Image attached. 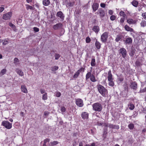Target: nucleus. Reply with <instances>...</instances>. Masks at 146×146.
Returning <instances> with one entry per match:
<instances>
[{"instance_id":"obj_1","label":"nucleus","mask_w":146,"mask_h":146,"mask_svg":"<svg viewBox=\"0 0 146 146\" xmlns=\"http://www.w3.org/2000/svg\"><path fill=\"white\" fill-rule=\"evenodd\" d=\"M92 107L94 110L98 112L101 111L102 109V105L99 103L94 104L92 105Z\"/></svg>"},{"instance_id":"obj_2","label":"nucleus","mask_w":146,"mask_h":146,"mask_svg":"<svg viewBox=\"0 0 146 146\" xmlns=\"http://www.w3.org/2000/svg\"><path fill=\"white\" fill-rule=\"evenodd\" d=\"M97 88L99 93L103 96H105L106 90L102 86L99 84L97 86Z\"/></svg>"},{"instance_id":"obj_3","label":"nucleus","mask_w":146,"mask_h":146,"mask_svg":"<svg viewBox=\"0 0 146 146\" xmlns=\"http://www.w3.org/2000/svg\"><path fill=\"white\" fill-rule=\"evenodd\" d=\"M1 125L8 129H10L12 127V123H10L8 121H2Z\"/></svg>"},{"instance_id":"obj_4","label":"nucleus","mask_w":146,"mask_h":146,"mask_svg":"<svg viewBox=\"0 0 146 146\" xmlns=\"http://www.w3.org/2000/svg\"><path fill=\"white\" fill-rule=\"evenodd\" d=\"M108 33L107 32L104 33L101 36V40L102 42L105 43L108 37Z\"/></svg>"},{"instance_id":"obj_5","label":"nucleus","mask_w":146,"mask_h":146,"mask_svg":"<svg viewBox=\"0 0 146 146\" xmlns=\"http://www.w3.org/2000/svg\"><path fill=\"white\" fill-rule=\"evenodd\" d=\"M12 15V13L11 12H8L3 15V19L5 20L9 19L11 18Z\"/></svg>"},{"instance_id":"obj_6","label":"nucleus","mask_w":146,"mask_h":146,"mask_svg":"<svg viewBox=\"0 0 146 146\" xmlns=\"http://www.w3.org/2000/svg\"><path fill=\"white\" fill-rule=\"evenodd\" d=\"M63 27V24L61 23H58L53 25V28L54 30H57L62 29Z\"/></svg>"},{"instance_id":"obj_7","label":"nucleus","mask_w":146,"mask_h":146,"mask_svg":"<svg viewBox=\"0 0 146 146\" xmlns=\"http://www.w3.org/2000/svg\"><path fill=\"white\" fill-rule=\"evenodd\" d=\"M97 13L99 14L100 18L103 17L105 15V12L104 11L102 8H100L98 9Z\"/></svg>"},{"instance_id":"obj_8","label":"nucleus","mask_w":146,"mask_h":146,"mask_svg":"<svg viewBox=\"0 0 146 146\" xmlns=\"http://www.w3.org/2000/svg\"><path fill=\"white\" fill-rule=\"evenodd\" d=\"M104 124L105 127H108L111 129H118L119 128V126L118 125H114L110 123L107 124L104 123Z\"/></svg>"},{"instance_id":"obj_9","label":"nucleus","mask_w":146,"mask_h":146,"mask_svg":"<svg viewBox=\"0 0 146 146\" xmlns=\"http://www.w3.org/2000/svg\"><path fill=\"white\" fill-rule=\"evenodd\" d=\"M76 104L78 106L81 107L84 105L83 100L80 99H77L76 100Z\"/></svg>"},{"instance_id":"obj_10","label":"nucleus","mask_w":146,"mask_h":146,"mask_svg":"<svg viewBox=\"0 0 146 146\" xmlns=\"http://www.w3.org/2000/svg\"><path fill=\"white\" fill-rule=\"evenodd\" d=\"M57 17H58L62 21H63L64 19V14L61 11L58 12L56 15Z\"/></svg>"},{"instance_id":"obj_11","label":"nucleus","mask_w":146,"mask_h":146,"mask_svg":"<svg viewBox=\"0 0 146 146\" xmlns=\"http://www.w3.org/2000/svg\"><path fill=\"white\" fill-rule=\"evenodd\" d=\"M124 42L125 44L129 45L131 44L132 43V39L131 37L126 38L125 40H124Z\"/></svg>"},{"instance_id":"obj_12","label":"nucleus","mask_w":146,"mask_h":146,"mask_svg":"<svg viewBox=\"0 0 146 146\" xmlns=\"http://www.w3.org/2000/svg\"><path fill=\"white\" fill-rule=\"evenodd\" d=\"M119 52L121 54L123 58H124L126 56L127 54L126 51L125 49L124 48H121L119 49Z\"/></svg>"},{"instance_id":"obj_13","label":"nucleus","mask_w":146,"mask_h":146,"mask_svg":"<svg viewBox=\"0 0 146 146\" xmlns=\"http://www.w3.org/2000/svg\"><path fill=\"white\" fill-rule=\"evenodd\" d=\"M99 6V4L98 3H94L92 5L93 12H94L96 11L98 9Z\"/></svg>"},{"instance_id":"obj_14","label":"nucleus","mask_w":146,"mask_h":146,"mask_svg":"<svg viewBox=\"0 0 146 146\" xmlns=\"http://www.w3.org/2000/svg\"><path fill=\"white\" fill-rule=\"evenodd\" d=\"M137 84L135 82H132L131 83V88L134 90H136L137 88Z\"/></svg>"},{"instance_id":"obj_15","label":"nucleus","mask_w":146,"mask_h":146,"mask_svg":"<svg viewBox=\"0 0 146 146\" xmlns=\"http://www.w3.org/2000/svg\"><path fill=\"white\" fill-rule=\"evenodd\" d=\"M88 113L86 112H83L81 114V116L83 119H87L88 118Z\"/></svg>"},{"instance_id":"obj_16","label":"nucleus","mask_w":146,"mask_h":146,"mask_svg":"<svg viewBox=\"0 0 146 146\" xmlns=\"http://www.w3.org/2000/svg\"><path fill=\"white\" fill-rule=\"evenodd\" d=\"M124 28L127 31L135 33L134 30L133 29L131 28L127 25H125L124 26Z\"/></svg>"},{"instance_id":"obj_17","label":"nucleus","mask_w":146,"mask_h":146,"mask_svg":"<svg viewBox=\"0 0 146 146\" xmlns=\"http://www.w3.org/2000/svg\"><path fill=\"white\" fill-rule=\"evenodd\" d=\"M108 81L113 80L112 76L111 73V71L110 70L108 72Z\"/></svg>"},{"instance_id":"obj_18","label":"nucleus","mask_w":146,"mask_h":146,"mask_svg":"<svg viewBox=\"0 0 146 146\" xmlns=\"http://www.w3.org/2000/svg\"><path fill=\"white\" fill-rule=\"evenodd\" d=\"M21 89L22 92L25 93L28 92L27 89L25 85H22L21 86Z\"/></svg>"},{"instance_id":"obj_19","label":"nucleus","mask_w":146,"mask_h":146,"mask_svg":"<svg viewBox=\"0 0 146 146\" xmlns=\"http://www.w3.org/2000/svg\"><path fill=\"white\" fill-rule=\"evenodd\" d=\"M136 50L134 48H131L129 53V54L131 56L133 57L134 55Z\"/></svg>"},{"instance_id":"obj_20","label":"nucleus","mask_w":146,"mask_h":146,"mask_svg":"<svg viewBox=\"0 0 146 146\" xmlns=\"http://www.w3.org/2000/svg\"><path fill=\"white\" fill-rule=\"evenodd\" d=\"M95 45L96 48L98 49H100L101 48V44L100 42L97 41V40H96Z\"/></svg>"},{"instance_id":"obj_21","label":"nucleus","mask_w":146,"mask_h":146,"mask_svg":"<svg viewBox=\"0 0 146 146\" xmlns=\"http://www.w3.org/2000/svg\"><path fill=\"white\" fill-rule=\"evenodd\" d=\"M122 38V35L119 34L117 35L115 40L116 42H118Z\"/></svg>"},{"instance_id":"obj_22","label":"nucleus","mask_w":146,"mask_h":146,"mask_svg":"<svg viewBox=\"0 0 146 146\" xmlns=\"http://www.w3.org/2000/svg\"><path fill=\"white\" fill-rule=\"evenodd\" d=\"M93 30L96 33H97L100 30V28L98 26H94L93 28Z\"/></svg>"},{"instance_id":"obj_23","label":"nucleus","mask_w":146,"mask_h":146,"mask_svg":"<svg viewBox=\"0 0 146 146\" xmlns=\"http://www.w3.org/2000/svg\"><path fill=\"white\" fill-rule=\"evenodd\" d=\"M128 107L130 110H132L134 108L135 106L133 104L130 103L128 104Z\"/></svg>"},{"instance_id":"obj_24","label":"nucleus","mask_w":146,"mask_h":146,"mask_svg":"<svg viewBox=\"0 0 146 146\" xmlns=\"http://www.w3.org/2000/svg\"><path fill=\"white\" fill-rule=\"evenodd\" d=\"M91 72H88L86 74V80H88L89 78H90V77L92 76Z\"/></svg>"},{"instance_id":"obj_25","label":"nucleus","mask_w":146,"mask_h":146,"mask_svg":"<svg viewBox=\"0 0 146 146\" xmlns=\"http://www.w3.org/2000/svg\"><path fill=\"white\" fill-rule=\"evenodd\" d=\"M91 72H88L86 74V80H88L89 78H90V77L92 76Z\"/></svg>"},{"instance_id":"obj_26","label":"nucleus","mask_w":146,"mask_h":146,"mask_svg":"<svg viewBox=\"0 0 146 146\" xmlns=\"http://www.w3.org/2000/svg\"><path fill=\"white\" fill-rule=\"evenodd\" d=\"M50 4L49 0H44L43 1V4L45 6H48Z\"/></svg>"},{"instance_id":"obj_27","label":"nucleus","mask_w":146,"mask_h":146,"mask_svg":"<svg viewBox=\"0 0 146 146\" xmlns=\"http://www.w3.org/2000/svg\"><path fill=\"white\" fill-rule=\"evenodd\" d=\"M16 71L17 73L19 75L21 76H23V73L21 70L19 69H17Z\"/></svg>"},{"instance_id":"obj_28","label":"nucleus","mask_w":146,"mask_h":146,"mask_svg":"<svg viewBox=\"0 0 146 146\" xmlns=\"http://www.w3.org/2000/svg\"><path fill=\"white\" fill-rule=\"evenodd\" d=\"M141 27H144L146 26V21L145 20H143L140 23Z\"/></svg>"},{"instance_id":"obj_29","label":"nucleus","mask_w":146,"mask_h":146,"mask_svg":"<svg viewBox=\"0 0 146 146\" xmlns=\"http://www.w3.org/2000/svg\"><path fill=\"white\" fill-rule=\"evenodd\" d=\"M127 22L130 24H135V21H134L133 19H127Z\"/></svg>"},{"instance_id":"obj_30","label":"nucleus","mask_w":146,"mask_h":146,"mask_svg":"<svg viewBox=\"0 0 146 146\" xmlns=\"http://www.w3.org/2000/svg\"><path fill=\"white\" fill-rule=\"evenodd\" d=\"M96 61L94 58H92L91 62V66H94L96 65Z\"/></svg>"},{"instance_id":"obj_31","label":"nucleus","mask_w":146,"mask_h":146,"mask_svg":"<svg viewBox=\"0 0 146 146\" xmlns=\"http://www.w3.org/2000/svg\"><path fill=\"white\" fill-rule=\"evenodd\" d=\"M90 79L91 81L93 82H95L97 81V80L96 79L95 76L93 74H92V76L90 77Z\"/></svg>"},{"instance_id":"obj_32","label":"nucleus","mask_w":146,"mask_h":146,"mask_svg":"<svg viewBox=\"0 0 146 146\" xmlns=\"http://www.w3.org/2000/svg\"><path fill=\"white\" fill-rule=\"evenodd\" d=\"M58 142L56 141H54L53 142H51L50 143V146H53L58 144Z\"/></svg>"},{"instance_id":"obj_33","label":"nucleus","mask_w":146,"mask_h":146,"mask_svg":"<svg viewBox=\"0 0 146 146\" xmlns=\"http://www.w3.org/2000/svg\"><path fill=\"white\" fill-rule=\"evenodd\" d=\"M9 25L11 27H12L14 31H15L16 29V27L14 24L11 23H9Z\"/></svg>"},{"instance_id":"obj_34","label":"nucleus","mask_w":146,"mask_h":146,"mask_svg":"<svg viewBox=\"0 0 146 146\" xmlns=\"http://www.w3.org/2000/svg\"><path fill=\"white\" fill-rule=\"evenodd\" d=\"M47 93L46 92H45L43 95L42 99L44 100H46L47 99Z\"/></svg>"},{"instance_id":"obj_35","label":"nucleus","mask_w":146,"mask_h":146,"mask_svg":"<svg viewBox=\"0 0 146 146\" xmlns=\"http://www.w3.org/2000/svg\"><path fill=\"white\" fill-rule=\"evenodd\" d=\"M58 68V67L57 66H55L51 68V70L52 71H55L57 70Z\"/></svg>"},{"instance_id":"obj_36","label":"nucleus","mask_w":146,"mask_h":146,"mask_svg":"<svg viewBox=\"0 0 146 146\" xmlns=\"http://www.w3.org/2000/svg\"><path fill=\"white\" fill-rule=\"evenodd\" d=\"M6 72V70L5 69H2L1 72H0V75L1 76H2L4 74H5Z\"/></svg>"},{"instance_id":"obj_37","label":"nucleus","mask_w":146,"mask_h":146,"mask_svg":"<svg viewBox=\"0 0 146 146\" xmlns=\"http://www.w3.org/2000/svg\"><path fill=\"white\" fill-rule=\"evenodd\" d=\"M133 5L135 7H137L138 4V2L136 1H134L132 2Z\"/></svg>"},{"instance_id":"obj_38","label":"nucleus","mask_w":146,"mask_h":146,"mask_svg":"<svg viewBox=\"0 0 146 146\" xmlns=\"http://www.w3.org/2000/svg\"><path fill=\"white\" fill-rule=\"evenodd\" d=\"M128 127L130 129H132L134 127V125L133 124L130 123L128 125Z\"/></svg>"},{"instance_id":"obj_39","label":"nucleus","mask_w":146,"mask_h":146,"mask_svg":"<svg viewBox=\"0 0 146 146\" xmlns=\"http://www.w3.org/2000/svg\"><path fill=\"white\" fill-rule=\"evenodd\" d=\"M2 42L3 45H5L8 44V42L7 40L5 39L2 40Z\"/></svg>"},{"instance_id":"obj_40","label":"nucleus","mask_w":146,"mask_h":146,"mask_svg":"<svg viewBox=\"0 0 146 146\" xmlns=\"http://www.w3.org/2000/svg\"><path fill=\"white\" fill-rule=\"evenodd\" d=\"M80 73L77 71V72L75 73V74L74 75L73 77L74 78H76L80 74Z\"/></svg>"},{"instance_id":"obj_41","label":"nucleus","mask_w":146,"mask_h":146,"mask_svg":"<svg viewBox=\"0 0 146 146\" xmlns=\"http://www.w3.org/2000/svg\"><path fill=\"white\" fill-rule=\"evenodd\" d=\"M60 55L58 54L55 53V59L56 60H58L59 58L60 57Z\"/></svg>"},{"instance_id":"obj_42","label":"nucleus","mask_w":146,"mask_h":146,"mask_svg":"<svg viewBox=\"0 0 146 146\" xmlns=\"http://www.w3.org/2000/svg\"><path fill=\"white\" fill-rule=\"evenodd\" d=\"M120 15L121 16H123V17H124L126 15L125 13L122 11H121L119 13Z\"/></svg>"},{"instance_id":"obj_43","label":"nucleus","mask_w":146,"mask_h":146,"mask_svg":"<svg viewBox=\"0 0 146 146\" xmlns=\"http://www.w3.org/2000/svg\"><path fill=\"white\" fill-rule=\"evenodd\" d=\"M14 63L15 64H17V63L19 62V60L17 58H15L14 59Z\"/></svg>"},{"instance_id":"obj_44","label":"nucleus","mask_w":146,"mask_h":146,"mask_svg":"<svg viewBox=\"0 0 146 146\" xmlns=\"http://www.w3.org/2000/svg\"><path fill=\"white\" fill-rule=\"evenodd\" d=\"M91 40L90 38L89 37H87L86 38V42L87 43H89L90 41Z\"/></svg>"},{"instance_id":"obj_45","label":"nucleus","mask_w":146,"mask_h":146,"mask_svg":"<svg viewBox=\"0 0 146 146\" xmlns=\"http://www.w3.org/2000/svg\"><path fill=\"white\" fill-rule=\"evenodd\" d=\"M109 85L111 86H113L114 85V83L112 81H109Z\"/></svg>"},{"instance_id":"obj_46","label":"nucleus","mask_w":146,"mask_h":146,"mask_svg":"<svg viewBox=\"0 0 146 146\" xmlns=\"http://www.w3.org/2000/svg\"><path fill=\"white\" fill-rule=\"evenodd\" d=\"M33 30L35 32H37L39 31V29L38 28L36 27H34Z\"/></svg>"},{"instance_id":"obj_47","label":"nucleus","mask_w":146,"mask_h":146,"mask_svg":"<svg viewBox=\"0 0 146 146\" xmlns=\"http://www.w3.org/2000/svg\"><path fill=\"white\" fill-rule=\"evenodd\" d=\"M142 16L144 19L146 20V12L143 13L142 14Z\"/></svg>"},{"instance_id":"obj_48","label":"nucleus","mask_w":146,"mask_h":146,"mask_svg":"<svg viewBox=\"0 0 146 146\" xmlns=\"http://www.w3.org/2000/svg\"><path fill=\"white\" fill-rule=\"evenodd\" d=\"M55 95L56 97H59L60 96L61 93L59 92H56Z\"/></svg>"},{"instance_id":"obj_49","label":"nucleus","mask_w":146,"mask_h":146,"mask_svg":"<svg viewBox=\"0 0 146 146\" xmlns=\"http://www.w3.org/2000/svg\"><path fill=\"white\" fill-rule=\"evenodd\" d=\"M118 80L120 82H121L123 81V78L122 77H119L118 78Z\"/></svg>"},{"instance_id":"obj_50","label":"nucleus","mask_w":146,"mask_h":146,"mask_svg":"<svg viewBox=\"0 0 146 146\" xmlns=\"http://www.w3.org/2000/svg\"><path fill=\"white\" fill-rule=\"evenodd\" d=\"M27 9H30L31 10H34L33 7L31 6L28 5L27 7Z\"/></svg>"},{"instance_id":"obj_51","label":"nucleus","mask_w":146,"mask_h":146,"mask_svg":"<svg viewBox=\"0 0 146 146\" xmlns=\"http://www.w3.org/2000/svg\"><path fill=\"white\" fill-rule=\"evenodd\" d=\"M115 16L112 15L110 17V19L111 20L113 21L115 19Z\"/></svg>"},{"instance_id":"obj_52","label":"nucleus","mask_w":146,"mask_h":146,"mask_svg":"<svg viewBox=\"0 0 146 146\" xmlns=\"http://www.w3.org/2000/svg\"><path fill=\"white\" fill-rule=\"evenodd\" d=\"M50 139H48V138L46 139L44 141V143H45V144H46V143L47 142H49L50 141Z\"/></svg>"},{"instance_id":"obj_53","label":"nucleus","mask_w":146,"mask_h":146,"mask_svg":"<svg viewBox=\"0 0 146 146\" xmlns=\"http://www.w3.org/2000/svg\"><path fill=\"white\" fill-rule=\"evenodd\" d=\"M49 113V112L48 111H45L44 112V115L46 117H47L48 116Z\"/></svg>"},{"instance_id":"obj_54","label":"nucleus","mask_w":146,"mask_h":146,"mask_svg":"<svg viewBox=\"0 0 146 146\" xmlns=\"http://www.w3.org/2000/svg\"><path fill=\"white\" fill-rule=\"evenodd\" d=\"M61 111L63 112H65L66 111V108L64 107H62L61 108Z\"/></svg>"},{"instance_id":"obj_55","label":"nucleus","mask_w":146,"mask_h":146,"mask_svg":"<svg viewBox=\"0 0 146 146\" xmlns=\"http://www.w3.org/2000/svg\"><path fill=\"white\" fill-rule=\"evenodd\" d=\"M95 143H92L91 145L86 144L85 146H95Z\"/></svg>"},{"instance_id":"obj_56","label":"nucleus","mask_w":146,"mask_h":146,"mask_svg":"<svg viewBox=\"0 0 146 146\" xmlns=\"http://www.w3.org/2000/svg\"><path fill=\"white\" fill-rule=\"evenodd\" d=\"M100 6L103 8L105 7L106 6V5L105 3H102L100 4Z\"/></svg>"},{"instance_id":"obj_57","label":"nucleus","mask_w":146,"mask_h":146,"mask_svg":"<svg viewBox=\"0 0 146 146\" xmlns=\"http://www.w3.org/2000/svg\"><path fill=\"white\" fill-rule=\"evenodd\" d=\"M125 20L124 17L121 18L120 20V22L123 23L124 22Z\"/></svg>"},{"instance_id":"obj_58","label":"nucleus","mask_w":146,"mask_h":146,"mask_svg":"<svg viewBox=\"0 0 146 146\" xmlns=\"http://www.w3.org/2000/svg\"><path fill=\"white\" fill-rule=\"evenodd\" d=\"M84 68H81L80 69H79L77 71L80 73L82 71H84Z\"/></svg>"},{"instance_id":"obj_59","label":"nucleus","mask_w":146,"mask_h":146,"mask_svg":"<svg viewBox=\"0 0 146 146\" xmlns=\"http://www.w3.org/2000/svg\"><path fill=\"white\" fill-rule=\"evenodd\" d=\"M4 10V8L3 7H0V13L2 12Z\"/></svg>"},{"instance_id":"obj_60","label":"nucleus","mask_w":146,"mask_h":146,"mask_svg":"<svg viewBox=\"0 0 146 146\" xmlns=\"http://www.w3.org/2000/svg\"><path fill=\"white\" fill-rule=\"evenodd\" d=\"M109 13L110 15H112L113 14V11L111 10H110L109 11Z\"/></svg>"},{"instance_id":"obj_61","label":"nucleus","mask_w":146,"mask_h":146,"mask_svg":"<svg viewBox=\"0 0 146 146\" xmlns=\"http://www.w3.org/2000/svg\"><path fill=\"white\" fill-rule=\"evenodd\" d=\"M40 92L42 94H43L44 93V90H43V89H40Z\"/></svg>"},{"instance_id":"obj_62","label":"nucleus","mask_w":146,"mask_h":146,"mask_svg":"<svg viewBox=\"0 0 146 146\" xmlns=\"http://www.w3.org/2000/svg\"><path fill=\"white\" fill-rule=\"evenodd\" d=\"M136 64L137 66H139L140 65V63L138 61H137Z\"/></svg>"},{"instance_id":"obj_63","label":"nucleus","mask_w":146,"mask_h":146,"mask_svg":"<svg viewBox=\"0 0 146 146\" xmlns=\"http://www.w3.org/2000/svg\"><path fill=\"white\" fill-rule=\"evenodd\" d=\"M142 111L143 113H145L146 111V109L145 108H143L142 110Z\"/></svg>"},{"instance_id":"obj_64","label":"nucleus","mask_w":146,"mask_h":146,"mask_svg":"<svg viewBox=\"0 0 146 146\" xmlns=\"http://www.w3.org/2000/svg\"><path fill=\"white\" fill-rule=\"evenodd\" d=\"M17 22H22V20L20 19H18V20H17Z\"/></svg>"}]
</instances>
